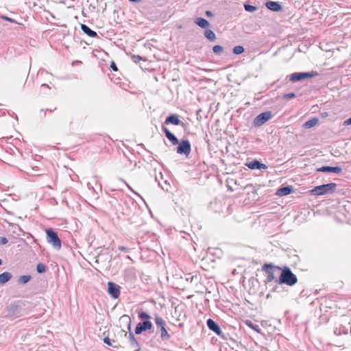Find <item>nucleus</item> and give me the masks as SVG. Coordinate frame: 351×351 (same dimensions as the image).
<instances>
[{"instance_id":"1","label":"nucleus","mask_w":351,"mask_h":351,"mask_svg":"<svg viewBox=\"0 0 351 351\" xmlns=\"http://www.w3.org/2000/svg\"><path fill=\"white\" fill-rule=\"evenodd\" d=\"M282 272L275 282L277 284L274 288V291H277L278 285L285 284L289 286H293L298 282L297 276L292 272L291 269L288 267L281 268Z\"/></svg>"},{"instance_id":"2","label":"nucleus","mask_w":351,"mask_h":351,"mask_svg":"<svg viewBox=\"0 0 351 351\" xmlns=\"http://www.w3.org/2000/svg\"><path fill=\"white\" fill-rule=\"evenodd\" d=\"M119 322H122V323H125L127 324L128 330L129 331L131 330L132 321H131V318L129 315H122L119 319ZM128 339H129V342H130V346L132 347V348L134 349V351L140 350L141 348H140L139 343H138V341L136 340V339L135 338L134 334L132 332H130V333L128 335Z\"/></svg>"},{"instance_id":"3","label":"nucleus","mask_w":351,"mask_h":351,"mask_svg":"<svg viewBox=\"0 0 351 351\" xmlns=\"http://www.w3.org/2000/svg\"><path fill=\"white\" fill-rule=\"evenodd\" d=\"M337 184L334 182L324 184L315 186L311 193L315 195H324L333 193L337 189Z\"/></svg>"},{"instance_id":"4","label":"nucleus","mask_w":351,"mask_h":351,"mask_svg":"<svg viewBox=\"0 0 351 351\" xmlns=\"http://www.w3.org/2000/svg\"><path fill=\"white\" fill-rule=\"evenodd\" d=\"M47 241L49 243L51 244L56 250L61 248V241L58 235V233L51 228L46 230Z\"/></svg>"},{"instance_id":"5","label":"nucleus","mask_w":351,"mask_h":351,"mask_svg":"<svg viewBox=\"0 0 351 351\" xmlns=\"http://www.w3.org/2000/svg\"><path fill=\"white\" fill-rule=\"evenodd\" d=\"M156 327L160 329V337L162 340H168L171 336L166 329V322L158 315H155L154 317Z\"/></svg>"},{"instance_id":"6","label":"nucleus","mask_w":351,"mask_h":351,"mask_svg":"<svg viewBox=\"0 0 351 351\" xmlns=\"http://www.w3.org/2000/svg\"><path fill=\"white\" fill-rule=\"evenodd\" d=\"M275 269L280 270L281 267L278 266H274L271 263L264 264L262 267V271H265L267 273V277L265 280L266 284L271 282L275 280Z\"/></svg>"},{"instance_id":"7","label":"nucleus","mask_w":351,"mask_h":351,"mask_svg":"<svg viewBox=\"0 0 351 351\" xmlns=\"http://www.w3.org/2000/svg\"><path fill=\"white\" fill-rule=\"evenodd\" d=\"M176 152L178 154L188 157L191 151V145L189 140L182 139L178 144Z\"/></svg>"},{"instance_id":"8","label":"nucleus","mask_w":351,"mask_h":351,"mask_svg":"<svg viewBox=\"0 0 351 351\" xmlns=\"http://www.w3.org/2000/svg\"><path fill=\"white\" fill-rule=\"evenodd\" d=\"M317 75H318V73L313 71L311 72L294 73L289 76V80L291 82H298L306 78L313 77Z\"/></svg>"},{"instance_id":"9","label":"nucleus","mask_w":351,"mask_h":351,"mask_svg":"<svg viewBox=\"0 0 351 351\" xmlns=\"http://www.w3.org/2000/svg\"><path fill=\"white\" fill-rule=\"evenodd\" d=\"M271 117L272 113L271 111L263 112L255 117L253 121V125L254 127H260L271 119Z\"/></svg>"},{"instance_id":"10","label":"nucleus","mask_w":351,"mask_h":351,"mask_svg":"<svg viewBox=\"0 0 351 351\" xmlns=\"http://www.w3.org/2000/svg\"><path fill=\"white\" fill-rule=\"evenodd\" d=\"M21 302H15L13 304H11L8 307V313L9 316H15V317H21L23 315L22 313V308L21 305Z\"/></svg>"},{"instance_id":"11","label":"nucleus","mask_w":351,"mask_h":351,"mask_svg":"<svg viewBox=\"0 0 351 351\" xmlns=\"http://www.w3.org/2000/svg\"><path fill=\"white\" fill-rule=\"evenodd\" d=\"M153 324L149 320H145L137 324L134 332L136 335H141L143 332L151 330Z\"/></svg>"},{"instance_id":"12","label":"nucleus","mask_w":351,"mask_h":351,"mask_svg":"<svg viewBox=\"0 0 351 351\" xmlns=\"http://www.w3.org/2000/svg\"><path fill=\"white\" fill-rule=\"evenodd\" d=\"M108 293L114 299H117L120 295V287L112 282H108Z\"/></svg>"},{"instance_id":"13","label":"nucleus","mask_w":351,"mask_h":351,"mask_svg":"<svg viewBox=\"0 0 351 351\" xmlns=\"http://www.w3.org/2000/svg\"><path fill=\"white\" fill-rule=\"evenodd\" d=\"M208 328L216 333L218 336H223V332L219 324L212 319H208L206 321Z\"/></svg>"},{"instance_id":"14","label":"nucleus","mask_w":351,"mask_h":351,"mask_svg":"<svg viewBox=\"0 0 351 351\" xmlns=\"http://www.w3.org/2000/svg\"><path fill=\"white\" fill-rule=\"evenodd\" d=\"M316 171L317 172L335 173L336 174H339L342 172V168L341 167L323 166L317 168Z\"/></svg>"},{"instance_id":"15","label":"nucleus","mask_w":351,"mask_h":351,"mask_svg":"<svg viewBox=\"0 0 351 351\" xmlns=\"http://www.w3.org/2000/svg\"><path fill=\"white\" fill-rule=\"evenodd\" d=\"M165 123L167 124V125L172 124L174 125H182V126L184 125V123L179 119L178 116L176 114H171L170 115H169L166 118Z\"/></svg>"},{"instance_id":"16","label":"nucleus","mask_w":351,"mask_h":351,"mask_svg":"<svg viewBox=\"0 0 351 351\" xmlns=\"http://www.w3.org/2000/svg\"><path fill=\"white\" fill-rule=\"evenodd\" d=\"M245 165L251 169H266L267 167L257 160L248 162Z\"/></svg>"},{"instance_id":"17","label":"nucleus","mask_w":351,"mask_h":351,"mask_svg":"<svg viewBox=\"0 0 351 351\" xmlns=\"http://www.w3.org/2000/svg\"><path fill=\"white\" fill-rule=\"evenodd\" d=\"M162 130L165 134L167 138L172 143L173 145H176L179 143L178 138L171 133L166 127L162 126Z\"/></svg>"},{"instance_id":"18","label":"nucleus","mask_w":351,"mask_h":351,"mask_svg":"<svg viewBox=\"0 0 351 351\" xmlns=\"http://www.w3.org/2000/svg\"><path fill=\"white\" fill-rule=\"evenodd\" d=\"M265 6L267 9L274 12H280L282 10V6L277 1H269L266 2Z\"/></svg>"},{"instance_id":"19","label":"nucleus","mask_w":351,"mask_h":351,"mask_svg":"<svg viewBox=\"0 0 351 351\" xmlns=\"http://www.w3.org/2000/svg\"><path fill=\"white\" fill-rule=\"evenodd\" d=\"M293 191V188L292 186L287 185L286 186H282L279 188L276 195L278 196H285L291 194Z\"/></svg>"},{"instance_id":"20","label":"nucleus","mask_w":351,"mask_h":351,"mask_svg":"<svg viewBox=\"0 0 351 351\" xmlns=\"http://www.w3.org/2000/svg\"><path fill=\"white\" fill-rule=\"evenodd\" d=\"M81 29L84 34H86L90 37L95 38L97 36V32L92 30L88 26H87L85 24L81 25Z\"/></svg>"},{"instance_id":"21","label":"nucleus","mask_w":351,"mask_h":351,"mask_svg":"<svg viewBox=\"0 0 351 351\" xmlns=\"http://www.w3.org/2000/svg\"><path fill=\"white\" fill-rule=\"evenodd\" d=\"M12 277L11 273L5 271L0 274V285H4L8 282Z\"/></svg>"},{"instance_id":"22","label":"nucleus","mask_w":351,"mask_h":351,"mask_svg":"<svg viewBox=\"0 0 351 351\" xmlns=\"http://www.w3.org/2000/svg\"><path fill=\"white\" fill-rule=\"evenodd\" d=\"M195 23L202 28L206 29L209 27V22L204 18H197Z\"/></svg>"},{"instance_id":"23","label":"nucleus","mask_w":351,"mask_h":351,"mask_svg":"<svg viewBox=\"0 0 351 351\" xmlns=\"http://www.w3.org/2000/svg\"><path fill=\"white\" fill-rule=\"evenodd\" d=\"M204 36L210 41H214L216 39L215 34L210 29H206Z\"/></svg>"},{"instance_id":"24","label":"nucleus","mask_w":351,"mask_h":351,"mask_svg":"<svg viewBox=\"0 0 351 351\" xmlns=\"http://www.w3.org/2000/svg\"><path fill=\"white\" fill-rule=\"evenodd\" d=\"M31 280V276L29 275H23L21 276L18 279V283L24 285L27 283Z\"/></svg>"},{"instance_id":"25","label":"nucleus","mask_w":351,"mask_h":351,"mask_svg":"<svg viewBox=\"0 0 351 351\" xmlns=\"http://www.w3.org/2000/svg\"><path fill=\"white\" fill-rule=\"evenodd\" d=\"M138 317L140 319H142L143 321H145V320H149L150 321V319L152 318V317L148 313H147L145 311H139L138 313Z\"/></svg>"},{"instance_id":"26","label":"nucleus","mask_w":351,"mask_h":351,"mask_svg":"<svg viewBox=\"0 0 351 351\" xmlns=\"http://www.w3.org/2000/svg\"><path fill=\"white\" fill-rule=\"evenodd\" d=\"M317 121H318L317 119H311L307 121L304 123V125H305V127L310 128L315 126L317 124Z\"/></svg>"},{"instance_id":"27","label":"nucleus","mask_w":351,"mask_h":351,"mask_svg":"<svg viewBox=\"0 0 351 351\" xmlns=\"http://www.w3.org/2000/svg\"><path fill=\"white\" fill-rule=\"evenodd\" d=\"M244 8L245 11L249 12H253L258 10V8L256 6L252 5L250 4H244Z\"/></svg>"},{"instance_id":"28","label":"nucleus","mask_w":351,"mask_h":351,"mask_svg":"<svg viewBox=\"0 0 351 351\" xmlns=\"http://www.w3.org/2000/svg\"><path fill=\"white\" fill-rule=\"evenodd\" d=\"M244 50L245 49L243 46L238 45V46H235L233 48L232 51L234 54H241L244 51Z\"/></svg>"},{"instance_id":"29","label":"nucleus","mask_w":351,"mask_h":351,"mask_svg":"<svg viewBox=\"0 0 351 351\" xmlns=\"http://www.w3.org/2000/svg\"><path fill=\"white\" fill-rule=\"evenodd\" d=\"M36 271L39 274L44 273L46 271V266L43 263H38L36 266Z\"/></svg>"},{"instance_id":"30","label":"nucleus","mask_w":351,"mask_h":351,"mask_svg":"<svg viewBox=\"0 0 351 351\" xmlns=\"http://www.w3.org/2000/svg\"><path fill=\"white\" fill-rule=\"evenodd\" d=\"M223 48L221 45H215L213 47V51L215 54L221 53L223 51Z\"/></svg>"},{"instance_id":"31","label":"nucleus","mask_w":351,"mask_h":351,"mask_svg":"<svg viewBox=\"0 0 351 351\" xmlns=\"http://www.w3.org/2000/svg\"><path fill=\"white\" fill-rule=\"evenodd\" d=\"M131 59L135 63H138L140 60L145 61V58H144L138 55H132L131 56Z\"/></svg>"},{"instance_id":"32","label":"nucleus","mask_w":351,"mask_h":351,"mask_svg":"<svg viewBox=\"0 0 351 351\" xmlns=\"http://www.w3.org/2000/svg\"><path fill=\"white\" fill-rule=\"evenodd\" d=\"M296 97L294 93H287L283 95V98L286 99H293Z\"/></svg>"},{"instance_id":"33","label":"nucleus","mask_w":351,"mask_h":351,"mask_svg":"<svg viewBox=\"0 0 351 351\" xmlns=\"http://www.w3.org/2000/svg\"><path fill=\"white\" fill-rule=\"evenodd\" d=\"M104 342L105 343H106L107 345L110 346H113L114 348H117V346H113L112 343V340L110 339L108 337H105L104 338Z\"/></svg>"},{"instance_id":"34","label":"nucleus","mask_w":351,"mask_h":351,"mask_svg":"<svg viewBox=\"0 0 351 351\" xmlns=\"http://www.w3.org/2000/svg\"><path fill=\"white\" fill-rule=\"evenodd\" d=\"M1 19H3L4 21H9V22H11V23H14V19L10 18L8 16H2Z\"/></svg>"},{"instance_id":"35","label":"nucleus","mask_w":351,"mask_h":351,"mask_svg":"<svg viewBox=\"0 0 351 351\" xmlns=\"http://www.w3.org/2000/svg\"><path fill=\"white\" fill-rule=\"evenodd\" d=\"M122 180L123 182H124V183L126 184V186L128 187V189H129L130 190H131V191H132L135 195H138V196L141 197V195H140L138 193H136V191H134L131 188V186H130V185H129L126 182H125L123 180Z\"/></svg>"},{"instance_id":"36","label":"nucleus","mask_w":351,"mask_h":351,"mask_svg":"<svg viewBox=\"0 0 351 351\" xmlns=\"http://www.w3.org/2000/svg\"><path fill=\"white\" fill-rule=\"evenodd\" d=\"M343 125H345V126H347V125H351V117L347 119L346 120H345L343 123Z\"/></svg>"},{"instance_id":"37","label":"nucleus","mask_w":351,"mask_h":351,"mask_svg":"<svg viewBox=\"0 0 351 351\" xmlns=\"http://www.w3.org/2000/svg\"><path fill=\"white\" fill-rule=\"evenodd\" d=\"M110 68L112 69V70H113L114 71H117L118 70V68L116 65V64L114 62H111V64H110Z\"/></svg>"},{"instance_id":"38","label":"nucleus","mask_w":351,"mask_h":351,"mask_svg":"<svg viewBox=\"0 0 351 351\" xmlns=\"http://www.w3.org/2000/svg\"><path fill=\"white\" fill-rule=\"evenodd\" d=\"M119 250H121L123 252H130V249L129 248L123 247V246H119Z\"/></svg>"},{"instance_id":"39","label":"nucleus","mask_w":351,"mask_h":351,"mask_svg":"<svg viewBox=\"0 0 351 351\" xmlns=\"http://www.w3.org/2000/svg\"><path fill=\"white\" fill-rule=\"evenodd\" d=\"M8 243V239L5 237H1L0 240L1 244H6Z\"/></svg>"},{"instance_id":"40","label":"nucleus","mask_w":351,"mask_h":351,"mask_svg":"<svg viewBox=\"0 0 351 351\" xmlns=\"http://www.w3.org/2000/svg\"><path fill=\"white\" fill-rule=\"evenodd\" d=\"M205 14L208 17H211V16H213V13L211 11H209V10L206 11Z\"/></svg>"},{"instance_id":"41","label":"nucleus","mask_w":351,"mask_h":351,"mask_svg":"<svg viewBox=\"0 0 351 351\" xmlns=\"http://www.w3.org/2000/svg\"><path fill=\"white\" fill-rule=\"evenodd\" d=\"M129 1L131 2H134V3H138V2H140L141 0H129Z\"/></svg>"},{"instance_id":"42","label":"nucleus","mask_w":351,"mask_h":351,"mask_svg":"<svg viewBox=\"0 0 351 351\" xmlns=\"http://www.w3.org/2000/svg\"><path fill=\"white\" fill-rule=\"evenodd\" d=\"M2 264V260L0 258V265Z\"/></svg>"},{"instance_id":"43","label":"nucleus","mask_w":351,"mask_h":351,"mask_svg":"<svg viewBox=\"0 0 351 351\" xmlns=\"http://www.w3.org/2000/svg\"><path fill=\"white\" fill-rule=\"evenodd\" d=\"M350 333H351V326H350Z\"/></svg>"}]
</instances>
